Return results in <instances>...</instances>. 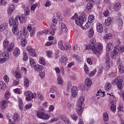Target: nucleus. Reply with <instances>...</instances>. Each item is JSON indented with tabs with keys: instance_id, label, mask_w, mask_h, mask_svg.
Returning a JSON list of instances; mask_svg holds the SVG:
<instances>
[{
	"instance_id": "obj_4",
	"label": "nucleus",
	"mask_w": 124,
	"mask_h": 124,
	"mask_svg": "<svg viewBox=\"0 0 124 124\" xmlns=\"http://www.w3.org/2000/svg\"><path fill=\"white\" fill-rule=\"evenodd\" d=\"M111 84L112 85H116L119 90H123L124 89V81L123 79H121L119 77H117L112 80Z\"/></svg>"
},
{
	"instance_id": "obj_5",
	"label": "nucleus",
	"mask_w": 124,
	"mask_h": 124,
	"mask_svg": "<svg viewBox=\"0 0 124 124\" xmlns=\"http://www.w3.org/2000/svg\"><path fill=\"white\" fill-rule=\"evenodd\" d=\"M36 114L37 118L42 119V120H48L50 118V115L44 113L42 109H38L36 111Z\"/></svg>"
},
{
	"instance_id": "obj_26",
	"label": "nucleus",
	"mask_w": 124,
	"mask_h": 124,
	"mask_svg": "<svg viewBox=\"0 0 124 124\" xmlns=\"http://www.w3.org/2000/svg\"><path fill=\"white\" fill-rule=\"evenodd\" d=\"M29 61L31 67L34 68V67H35L36 65V63H35V62L34 60H33V59L29 58Z\"/></svg>"
},
{
	"instance_id": "obj_31",
	"label": "nucleus",
	"mask_w": 124,
	"mask_h": 124,
	"mask_svg": "<svg viewBox=\"0 0 124 124\" xmlns=\"http://www.w3.org/2000/svg\"><path fill=\"white\" fill-rule=\"evenodd\" d=\"M115 24L118 25V26H123L124 25V23L123 22V20L121 18H117L115 21Z\"/></svg>"
},
{
	"instance_id": "obj_19",
	"label": "nucleus",
	"mask_w": 124,
	"mask_h": 124,
	"mask_svg": "<svg viewBox=\"0 0 124 124\" xmlns=\"http://www.w3.org/2000/svg\"><path fill=\"white\" fill-rule=\"evenodd\" d=\"M8 24L7 23H3L0 25V31H3L7 29Z\"/></svg>"
},
{
	"instance_id": "obj_48",
	"label": "nucleus",
	"mask_w": 124,
	"mask_h": 124,
	"mask_svg": "<svg viewBox=\"0 0 124 124\" xmlns=\"http://www.w3.org/2000/svg\"><path fill=\"white\" fill-rule=\"evenodd\" d=\"M20 44L23 47H26L27 45V40L25 38L22 39L21 40Z\"/></svg>"
},
{
	"instance_id": "obj_18",
	"label": "nucleus",
	"mask_w": 124,
	"mask_h": 124,
	"mask_svg": "<svg viewBox=\"0 0 124 124\" xmlns=\"http://www.w3.org/2000/svg\"><path fill=\"white\" fill-rule=\"evenodd\" d=\"M20 49H19V48L18 47L16 48L13 53L14 57H15V58H17L19 56V55H20Z\"/></svg>"
},
{
	"instance_id": "obj_32",
	"label": "nucleus",
	"mask_w": 124,
	"mask_h": 124,
	"mask_svg": "<svg viewBox=\"0 0 124 124\" xmlns=\"http://www.w3.org/2000/svg\"><path fill=\"white\" fill-rule=\"evenodd\" d=\"M3 47L4 49H5L6 50H8V47L9 46V41H7V40H5L3 41Z\"/></svg>"
},
{
	"instance_id": "obj_58",
	"label": "nucleus",
	"mask_w": 124,
	"mask_h": 124,
	"mask_svg": "<svg viewBox=\"0 0 124 124\" xmlns=\"http://www.w3.org/2000/svg\"><path fill=\"white\" fill-rule=\"evenodd\" d=\"M23 61L24 62H28L29 60V57H28V55H27V53L24 52H23Z\"/></svg>"
},
{
	"instance_id": "obj_61",
	"label": "nucleus",
	"mask_w": 124,
	"mask_h": 124,
	"mask_svg": "<svg viewBox=\"0 0 124 124\" xmlns=\"http://www.w3.org/2000/svg\"><path fill=\"white\" fill-rule=\"evenodd\" d=\"M49 31H50V30L46 29V30H43L42 31H40L39 33H40V34H47V33H48Z\"/></svg>"
},
{
	"instance_id": "obj_1",
	"label": "nucleus",
	"mask_w": 124,
	"mask_h": 124,
	"mask_svg": "<svg viewBox=\"0 0 124 124\" xmlns=\"http://www.w3.org/2000/svg\"><path fill=\"white\" fill-rule=\"evenodd\" d=\"M89 47L93 51L96 56H99L103 50V46L100 43L96 44V40L94 38L92 39L89 43Z\"/></svg>"
},
{
	"instance_id": "obj_38",
	"label": "nucleus",
	"mask_w": 124,
	"mask_h": 124,
	"mask_svg": "<svg viewBox=\"0 0 124 124\" xmlns=\"http://www.w3.org/2000/svg\"><path fill=\"white\" fill-rule=\"evenodd\" d=\"M3 59H4L6 61H8L9 60V54L7 52H4L2 55Z\"/></svg>"
},
{
	"instance_id": "obj_13",
	"label": "nucleus",
	"mask_w": 124,
	"mask_h": 124,
	"mask_svg": "<svg viewBox=\"0 0 124 124\" xmlns=\"http://www.w3.org/2000/svg\"><path fill=\"white\" fill-rule=\"evenodd\" d=\"M110 57L112 59H117V57H118V51L116 47H114L113 50L110 53Z\"/></svg>"
},
{
	"instance_id": "obj_39",
	"label": "nucleus",
	"mask_w": 124,
	"mask_h": 124,
	"mask_svg": "<svg viewBox=\"0 0 124 124\" xmlns=\"http://www.w3.org/2000/svg\"><path fill=\"white\" fill-rule=\"evenodd\" d=\"M91 25L92 24L89 22H87L85 25H82V27H80V28L84 30H88L91 27Z\"/></svg>"
},
{
	"instance_id": "obj_33",
	"label": "nucleus",
	"mask_w": 124,
	"mask_h": 124,
	"mask_svg": "<svg viewBox=\"0 0 124 124\" xmlns=\"http://www.w3.org/2000/svg\"><path fill=\"white\" fill-rule=\"evenodd\" d=\"M24 84L25 88H29V86H30V81H29L28 78H24Z\"/></svg>"
},
{
	"instance_id": "obj_63",
	"label": "nucleus",
	"mask_w": 124,
	"mask_h": 124,
	"mask_svg": "<svg viewBox=\"0 0 124 124\" xmlns=\"http://www.w3.org/2000/svg\"><path fill=\"white\" fill-rule=\"evenodd\" d=\"M19 80H18V79H16L15 80H13L12 86H18V85H19Z\"/></svg>"
},
{
	"instance_id": "obj_30",
	"label": "nucleus",
	"mask_w": 124,
	"mask_h": 124,
	"mask_svg": "<svg viewBox=\"0 0 124 124\" xmlns=\"http://www.w3.org/2000/svg\"><path fill=\"white\" fill-rule=\"evenodd\" d=\"M22 32L24 37H28L29 36V32L27 31L26 27H23L22 28Z\"/></svg>"
},
{
	"instance_id": "obj_17",
	"label": "nucleus",
	"mask_w": 124,
	"mask_h": 124,
	"mask_svg": "<svg viewBox=\"0 0 124 124\" xmlns=\"http://www.w3.org/2000/svg\"><path fill=\"white\" fill-rule=\"evenodd\" d=\"M72 95L73 97H75L77 95V87L73 86L71 90Z\"/></svg>"
},
{
	"instance_id": "obj_28",
	"label": "nucleus",
	"mask_w": 124,
	"mask_h": 124,
	"mask_svg": "<svg viewBox=\"0 0 124 124\" xmlns=\"http://www.w3.org/2000/svg\"><path fill=\"white\" fill-rule=\"evenodd\" d=\"M111 83L110 82H107L105 85V90L107 92H109L111 90Z\"/></svg>"
},
{
	"instance_id": "obj_29",
	"label": "nucleus",
	"mask_w": 124,
	"mask_h": 124,
	"mask_svg": "<svg viewBox=\"0 0 124 124\" xmlns=\"http://www.w3.org/2000/svg\"><path fill=\"white\" fill-rule=\"evenodd\" d=\"M34 69L35 70V71H42V70L44 68L43 66L41 65H39V64H37L36 65V66L34 67Z\"/></svg>"
},
{
	"instance_id": "obj_2",
	"label": "nucleus",
	"mask_w": 124,
	"mask_h": 124,
	"mask_svg": "<svg viewBox=\"0 0 124 124\" xmlns=\"http://www.w3.org/2000/svg\"><path fill=\"white\" fill-rule=\"evenodd\" d=\"M9 20L11 25L18 26L19 25V21L20 24H24L27 21V16L25 15H22L21 16L18 15L14 19L12 16L9 18Z\"/></svg>"
},
{
	"instance_id": "obj_6",
	"label": "nucleus",
	"mask_w": 124,
	"mask_h": 124,
	"mask_svg": "<svg viewBox=\"0 0 124 124\" xmlns=\"http://www.w3.org/2000/svg\"><path fill=\"white\" fill-rule=\"evenodd\" d=\"M86 20V15H81L78 18H76L75 23L78 27H82V25H84L85 20Z\"/></svg>"
},
{
	"instance_id": "obj_57",
	"label": "nucleus",
	"mask_w": 124,
	"mask_h": 124,
	"mask_svg": "<svg viewBox=\"0 0 124 124\" xmlns=\"http://www.w3.org/2000/svg\"><path fill=\"white\" fill-rule=\"evenodd\" d=\"M3 79L5 82L7 84L8 82H9V77L7 75H5L4 76Z\"/></svg>"
},
{
	"instance_id": "obj_64",
	"label": "nucleus",
	"mask_w": 124,
	"mask_h": 124,
	"mask_svg": "<svg viewBox=\"0 0 124 124\" xmlns=\"http://www.w3.org/2000/svg\"><path fill=\"white\" fill-rule=\"evenodd\" d=\"M69 78L71 79V80H73V81L77 80V75H73L72 76H70Z\"/></svg>"
},
{
	"instance_id": "obj_42",
	"label": "nucleus",
	"mask_w": 124,
	"mask_h": 124,
	"mask_svg": "<svg viewBox=\"0 0 124 124\" xmlns=\"http://www.w3.org/2000/svg\"><path fill=\"white\" fill-rule=\"evenodd\" d=\"M57 82L59 85H62L63 84V80L61 76H58L57 77Z\"/></svg>"
},
{
	"instance_id": "obj_47",
	"label": "nucleus",
	"mask_w": 124,
	"mask_h": 124,
	"mask_svg": "<svg viewBox=\"0 0 124 124\" xmlns=\"http://www.w3.org/2000/svg\"><path fill=\"white\" fill-rule=\"evenodd\" d=\"M58 47L62 50V51H64L65 50V48L63 46V45L62 44V41H59L58 43Z\"/></svg>"
},
{
	"instance_id": "obj_20",
	"label": "nucleus",
	"mask_w": 124,
	"mask_h": 124,
	"mask_svg": "<svg viewBox=\"0 0 124 124\" xmlns=\"http://www.w3.org/2000/svg\"><path fill=\"white\" fill-rule=\"evenodd\" d=\"M18 107L20 109V110H21V111H22V110H23V109H24V104L23 103V100H22V99L21 98H18Z\"/></svg>"
},
{
	"instance_id": "obj_54",
	"label": "nucleus",
	"mask_w": 124,
	"mask_h": 124,
	"mask_svg": "<svg viewBox=\"0 0 124 124\" xmlns=\"http://www.w3.org/2000/svg\"><path fill=\"white\" fill-rule=\"evenodd\" d=\"M5 87H6V85L5 84V83L3 81H0V90H4V88Z\"/></svg>"
},
{
	"instance_id": "obj_12",
	"label": "nucleus",
	"mask_w": 124,
	"mask_h": 124,
	"mask_svg": "<svg viewBox=\"0 0 124 124\" xmlns=\"http://www.w3.org/2000/svg\"><path fill=\"white\" fill-rule=\"evenodd\" d=\"M15 10V5L10 4L9 5V8L7 9V14L8 15H12V13Z\"/></svg>"
},
{
	"instance_id": "obj_43",
	"label": "nucleus",
	"mask_w": 124,
	"mask_h": 124,
	"mask_svg": "<svg viewBox=\"0 0 124 124\" xmlns=\"http://www.w3.org/2000/svg\"><path fill=\"white\" fill-rule=\"evenodd\" d=\"M15 46V44L14 43L12 42L9 45V46L8 48V51H9L10 52H11L12 50L13 49V48Z\"/></svg>"
},
{
	"instance_id": "obj_21",
	"label": "nucleus",
	"mask_w": 124,
	"mask_h": 124,
	"mask_svg": "<svg viewBox=\"0 0 124 124\" xmlns=\"http://www.w3.org/2000/svg\"><path fill=\"white\" fill-rule=\"evenodd\" d=\"M112 49H113V43H108L107 44V46H106V51H107V52H110V51H111Z\"/></svg>"
},
{
	"instance_id": "obj_34",
	"label": "nucleus",
	"mask_w": 124,
	"mask_h": 124,
	"mask_svg": "<svg viewBox=\"0 0 124 124\" xmlns=\"http://www.w3.org/2000/svg\"><path fill=\"white\" fill-rule=\"evenodd\" d=\"M103 119L105 122H108V121H109V115H108L107 112L103 113Z\"/></svg>"
},
{
	"instance_id": "obj_14",
	"label": "nucleus",
	"mask_w": 124,
	"mask_h": 124,
	"mask_svg": "<svg viewBox=\"0 0 124 124\" xmlns=\"http://www.w3.org/2000/svg\"><path fill=\"white\" fill-rule=\"evenodd\" d=\"M60 62L62 64L64 65L66 63H67L68 59L66 56H62L60 59Z\"/></svg>"
},
{
	"instance_id": "obj_27",
	"label": "nucleus",
	"mask_w": 124,
	"mask_h": 124,
	"mask_svg": "<svg viewBox=\"0 0 124 124\" xmlns=\"http://www.w3.org/2000/svg\"><path fill=\"white\" fill-rule=\"evenodd\" d=\"M0 105L1 109L4 110L7 107V102L4 100L1 102Z\"/></svg>"
},
{
	"instance_id": "obj_51",
	"label": "nucleus",
	"mask_w": 124,
	"mask_h": 124,
	"mask_svg": "<svg viewBox=\"0 0 124 124\" xmlns=\"http://www.w3.org/2000/svg\"><path fill=\"white\" fill-rule=\"evenodd\" d=\"M11 96V93L9 91H6L5 93V99H9Z\"/></svg>"
},
{
	"instance_id": "obj_35",
	"label": "nucleus",
	"mask_w": 124,
	"mask_h": 124,
	"mask_svg": "<svg viewBox=\"0 0 124 124\" xmlns=\"http://www.w3.org/2000/svg\"><path fill=\"white\" fill-rule=\"evenodd\" d=\"M67 107L70 112H72L73 111V104H72V103H68Z\"/></svg>"
},
{
	"instance_id": "obj_11",
	"label": "nucleus",
	"mask_w": 124,
	"mask_h": 124,
	"mask_svg": "<svg viewBox=\"0 0 124 124\" xmlns=\"http://www.w3.org/2000/svg\"><path fill=\"white\" fill-rule=\"evenodd\" d=\"M27 30L29 31L30 36H33L35 34V31H36L35 27L28 26L27 27Z\"/></svg>"
},
{
	"instance_id": "obj_3",
	"label": "nucleus",
	"mask_w": 124,
	"mask_h": 124,
	"mask_svg": "<svg viewBox=\"0 0 124 124\" xmlns=\"http://www.w3.org/2000/svg\"><path fill=\"white\" fill-rule=\"evenodd\" d=\"M84 101L85 97L81 96L77 103L78 107L77 112L78 116H82V113H83V107L82 106H83Z\"/></svg>"
},
{
	"instance_id": "obj_24",
	"label": "nucleus",
	"mask_w": 124,
	"mask_h": 124,
	"mask_svg": "<svg viewBox=\"0 0 124 124\" xmlns=\"http://www.w3.org/2000/svg\"><path fill=\"white\" fill-rule=\"evenodd\" d=\"M93 34H94L93 29L91 28L88 31V36L89 38H92L93 37Z\"/></svg>"
},
{
	"instance_id": "obj_45",
	"label": "nucleus",
	"mask_w": 124,
	"mask_h": 124,
	"mask_svg": "<svg viewBox=\"0 0 124 124\" xmlns=\"http://www.w3.org/2000/svg\"><path fill=\"white\" fill-rule=\"evenodd\" d=\"M38 4L37 3H35L33 4L31 7V13H33L34 12V11L36 9V7H37Z\"/></svg>"
},
{
	"instance_id": "obj_25",
	"label": "nucleus",
	"mask_w": 124,
	"mask_h": 124,
	"mask_svg": "<svg viewBox=\"0 0 124 124\" xmlns=\"http://www.w3.org/2000/svg\"><path fill=\"white\" fill-rule=\"evenodd\" d=\"M50 28L52 30L50 31L49 34H52V35H54V34H55V32H56V29H57V28L56 27V25H51Z\"/></svg>"
},
{
	"instance_id": "obj_16",
	"label": "nucleus",
	"mask_w": 124,
	"mask_h": 124,
	"mask_svg": "<svg viewBox=\"0 0 124 124\" xmlns=\"http://www.w3.org/2000/svg\"><path fill=\"white\" fill-rule=\"evenodd\" d=\"M122 7V4L120 2H116L113 6V9L115 11H119Z\"/></svg>"
},
{
	"instance_id": "obj_50",
	"label": "nucleus",
	"mask_w": 124,
	"mask_h": 124,
	"mask_svg": "<svg viewBox=\"0 0 124 124\" xmlns=\"http://www.w3.org/2000/svg\"><path fill=\"white\" fill-rule=\"evenodd\" d=\"M85 85L88 87H90L92 85V80L89 78H86L85 79Z\"/></svg>"
},
{
	"instance_id": "obj_62",
	"label": "nucleus",
	"mask_w": 124,
	"mask_h": 124,
	"mask_svg": "<svg viewBox=\"0 0 124 124\" xmlns=\"http://www.w3.org/2000/svg\"><path fill=\"white\" fill-rule=\"evenodd\" d=\"M119 71L120 73H124V66L120 65L118 66Z\"/></svg>"
},
{
	"instance_id": "obj_15",
	"label": "nucleus",
	"mask_w": 124,
	"mask_h": 124,
	"mask_svg": "<svg viewBox=\"0 0 124 124\" xmlns=\"http://www.w3.org/2000/svg\"><path fill=\"white\" fill-rule=\"evenodd\" d=\"M96 30L98 32L101 33L103 31V26L100 23H97L96 25Z\"/></svg>"
},
{
	"instance_id": "obj_55",
	"label": "nucleus",
	"mask_w": 124,
	"mask_h": 124,
	"mask_svg": "<svg viewBox=\"0 0 124 124\" xmlns=\"http://www.w3.org/2000/svg\"><path fill=\"white\" fill-rule=\"evenodd\" d=\"M37 96L40 100H43L44 99V96H43V94L40 92L37 93Z\"/></svg>"
},
{
	"instance_id": "obj_23",
	"label": "nucleus",
	"mask_w": 124,
	"mask_h": 124,
	"mask_svg": "<svg viewBox=\"0 0 124 124\" xmlns=\"http://www.w3.org/2000/svg\"><path fill=\"white\" fill-rule=\"evenodd\" d=\"M62 122L65 124H71V122H70V120L67 117L65 116H62L61 118Z\"/></svg>"
},
{
	"instance_id": "obj_37",
	"label": "nucleus",
	"mask_w": 124,
	"mask_h": 124,
	"mask_svg": "<svg viewBox=\"0 0 124 124\" xmlns=\"http://www.w3.org/2000/svg\"><path fill=\"white\" fill-rule=\"evenodd\" d=\"M14 76L16 79H21L22 78V74L19 72H15Z\"/></svg>"
},
{
	"instance_id": "obj_59",
	"label": "nucleus",
	"mask_w": 124,
	"mask_h": 124,
	"mask_svg": "<svg viewBox=\"0 0 124 124\" xmlns=\"http://www.w3.org/2000/svg\"><path fill=\"white\" fill-rule=\"evenodd\" d=\"M84 69L86 74L88 75L89 74V67H88V65L86 63L84 64Z\"/></svg>"
},
{
	"instance_id": "obj_46",
	"label": "nucleus",
	"mask_w": 124,
	"mask_h": 124,
	"mask_svg": "<svg viewBox=\"0 0 124 124\" xmlns=\"http://www.w3.org/2000/svg\"><path fill=\"white\" fill-rule=\"evenodd\" d=\"M112 34L111 33H108L106 34L104 37V39H105V40H109L110 39H111V38H112Z\"/></svg>"
},
{
	"instance_id": "obj_9",
	"label": "nucleus",
	"mask_w": 124,
	"mask_h": 124,
	"mask_svg": "<svg viewBox=\"0 0 124 124\" xmlns=\"http://www.w3.org/2000/svg\"><path fill=\"white\" fill-rule=\"evenodd\" d=\"M106 68L107 69L110 68V66L112 65V62H110V56L109 53L107 52L106 56Z\"/></svg>"
},
{
	"instance_id": "obj_36",
	"label": "nucleus",
	"mask_w": 124,
	"mask_h": 124,
	"mask_svg": "<svg viewBox=\"0 0 124 124\" xmlns=\"http://www.w3.org/2000/svg\"><path fill=\"white\" fill-rule=\"evenodd\" d=\"M93 1H90V2L87 3L86 6V8L88 9V10H91L93 9Z\"/></svg>"
},
{
	"instance_id": "obj_22",
	"label": "nucleus",
	"mask_w": 124,
	"mask_h": 124,
	"mask_svg": "<svg viewBox=\"0 0 124 124\" xmlns=\"http://www.w3.org/2000/svg\"><path fill=\"white\" fill-rule=\"evenodd\" d=\"M13 119L14 120V121L16 122V123H17L19 122V121H20L21 118L20 117V115H19V114L15 113L14 114Z\"/></svg>"
},
{
	"instance_id": "obj_7",
	"label": "nucleus",
	"mask_w": 124,
	"mask_h": 124,
	"mask_svg": "<svg viewBox=\"0 0 124 124\" xmlns=\"http://www.w3.org/2000/svg\"><path fill=\"white\" fill-rule=\"evenodd\" d=\"M24 94L26 95V96H28L26 98L27 101H31V98L33 99L36 97V93H33L31 91H25Z\"/></svg>"
},
{
	"instance_id": "obj_44",
	"label": "nucleus",
	"mask_w": 124,
	"mask_h": 124,
	"mask_svg": "<svg viewBox=\"0 0 124 124\" xmlns=\"http://www.w3.org/2000/svg\"><path fill=\"white\" fill-rule=\"evenodd\" d=\"M62 31L63 32H67V28L64 23H62L61 24Z\"/></svg>"
},
{
	"instance_id": "obj_8",
	"label": "nucleus",
	"mask_w": 124,
	"mask_h": 124,
	"mask_svg": "<svg viewBox=\"0 0 124 124\" xmlns=\"http://www.w3.org/2000/svg\"><path fill=\"white\" fill-rule=\"evenodd\" d=\"M9 25L11 27H13L12 29V32L15 35H18L19 34V29H18V25H15L13 24L12 25L10 24V20H9Z\"/></svg>"
},
{
	"instance_id": "obj_56",
	"label": "nucleus",
	"mask_w": 124,
	"mask_h": 124,
	"mask_svg": "<svg viewBox=\"0 0 124 124\" xmlns=\"http://www.w3.org/2000/svg\"><path fill=\"white\" fill-rule=\"evenodd\" d=\"M46 54L47 58L49 59H52V58H53V52L51 51H46Z\"/></svg>"
},
{
	"instance_id": "obj_52",
	"label": "nucleus",
	"mask_w": 124,
	"mask_h": 124,
	"mask_svg": "<svg viewBox=\"0 0 124 124\" xmlns=\"http://www.w3.org/2000/svg\"><path fill=\"white\" fill-rule=\"evenodd\" d=\"M39 63H40V64H42V65H46V63L45 62V60H44V58H43V57H40L39 58Z\"/></svg>"
},
{
	"instance_id": "obj_41",
	"label": "nucleus",
	"mask_w": 124,
	"mask_h": 124,
	"mask_svg": "<svg viewBox=\"0 0 124 124\" xmlns=\"http://www.w3.org/2000/svg\"><path fill=\"white\" fill-rule=\"evenodd\" d=\"M111 22H112V18L111 17H108L105 21V25H106V26H110V25H111Z\"/></svg>"
},
{
	"instance_id": "obj_40",
	"label": "nucleus",
	"mask_w": 124,
	"mask_h": 124,
	"mask_svg": "<svg viewBox=\"0 0 124 124\" xmlns=\"http://www.w3.org/2000/svg\"><path fill=\"white\" fill-rule=\"evenodd\" d=\"M94 21V16L93 15H89L88 17V23L92 24Z\"/></svg>"
},
{
	"instance_id": "obj_60",
	"label": "nucleus",
	"mask_w": 124,
	"mask_h": 124,
	"mask_svg": "<svg viewBox=\"0 0 124 124\" xmlns=\"http://www.w3.org/2000/svg\"><path fill=\"white\" fill-rule=\"evenodd\" d=\"M24 12L26 14V15L27 16H29L30 15V8L29 7H26L24 9Z\"/></svg>"
},
{
	"instance_id": "obj_53",
	"label": "nucleus",
	"mask_w": 124,
	"mask_h": 124,
	"mask_svg": "<svg viewBox=\"0 0 124 124\" xmlns=\"http://www.w3.org/2000/svg\"><path fill=\"white\" fill-rule=\"evenodd\" d=\"M57 87L53 86L51 88V89H50V93H57V94H59V92H57Z\"/></svg>"
},
{
	"instance_id": "obj_10",
	"label": "nucleus",
	"mask_w": 124,
	"mask_h": 124,
	"mask_svg": "<svg viewBox=\"0 0 124 124\" xmlns=\"http://www.w3.org/2000/svg\"><path fill=\"white\" fill-rule=\"evenodd\" d=\"M27 51L31 57H36L35 49H34V48H32L31 46H28L27 47Z\"/></svg>"
},
{
	"instance_id": "obj_49",
	"label": "nucleus",
	"mask_w": 124,
	"mask_h": 124,
	"mask_svg": "<svg viewBox=\"0 0 124 124\" xmlns=\"http://www.w3.org/2000/svg\"><path fill=\"white\" fill-rule=\"evenodd\" d=\"M101 94H102L101 96V97H104V96H105V92H102L101 91H98L97 93L96 94V96H99V95H101Z\"/></svg>"
}]
</instances>
